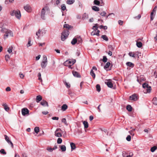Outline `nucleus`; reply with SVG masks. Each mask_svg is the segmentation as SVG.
<instances>
[{"label": "nucleus", "instance_id": "obj_21", "mask_svg": "<svg viewBox=\"0 0 157 157\" xmlns=\"http://www.w3.org/2000/svg\"><path fill=\"white\" fill-rule=\"evenodd\" d=\"M2 105L4 107V109L6 111H8L9 110V108L8 106L6 104H3Z\"/></svg>", "mask_w": 157, "mask_h": 157}, {"label": "nucleus", "instance_id": "obj_42", "mask_svg": "<svg viewBox=\"0 0 157 157\" xmlns=\"http://www.w3.org/2000/svg\"><path fill=\"white\" fill-rule=\"evenodd\" d=\"M34 131L37 134L39 131V128L38 127H35L34 128Z\"/></svg>", "mask_w": 157, "mask_h": 157}, {"label": "nucleus", "instance_id": "obj_28", "mask_svg": "<svg viewBox=\"0 0 157 157\" xmlns=\"http://www.w3.org/2000/svg\"><path fill=\"white\" fill-rule=\"evenodd\" d=\"M136 45L137 47L139 48L141 47L142 46V44L140 42H137Z\"/></svg>", "mask_w": 157, "mask_h": 157}, {"label": "nucleus", "instance_id": "obj_24", "mask_svg": "<svg viewBox=\"0 0 157 157\" xmlns=\"http://www.w3.org/2000/svg\"><path fill=\"white\" fill-rule=\"evenodd\" d=\"M75 2V0H68L67 1L66 3L69 5H71L73 4Z\"/></svg>", "mask_w": 157, "mask_h": 157}, {"label": "nucleus", "instance_id": "obj_39", "mask_svg": "<svg viewBox=\"0 0 157 157\" xmlns=\"http://www.w3.org/2000/svg\"><path fill=\"white\" fill-rule=\"evenodd\" d=\"M94 2L95 5H99L100 4V1L97 0H94Z\"/></svg>", "mask_w": 157, "mask_h": 157}, {"label": "nucleus", "instance_id": "obj_51", "mask_svg": "<svg viewBox=\"0 0 157 157\" xmlns=\"http://www.w3.org/2000/svg\"><path fill=\"white\" fill-rule=\"evenodd\" d=\"M126 140L128 141H129L131 140V136L130 135H128L126 138Z\"/></svg>", "mask_w": 157, "mask_h": 157}, {"label": "nucleus", "instance_id": "obj_45", "mask_svg": "<svg viewBox=\"0 0 157 157\" xmlns=\"http://www.w3.org/2000/svg\"><path fill=\"white\" fill-rule=\"evenodd\" d=\"M69 61H70L71 63H70V64L72 65H73L76 62V60L75 59H71V60H69Z\"/></svg>", "mask_w": 157, "mask_h": 157}, {"label": "nucleus", "instance_id": "obj_9", "mask_svg": "<svg viewBox=\"0 0 157 157\" xmlns=\"http://www.w3.org/2000/svg\"><path fill=\"white\" fill-rule=\"evenodd\" d=\"M44 30L42 29H39L38 31L36 33V35L38 36L37 38H38L41 35L43 36L44 35L43 33Z\"/></svg>", "mask_w": 157, "mask_h": 157}, {"label": "nucleus", "instance_id": "obj_20", "mask_svg": "<svg viewBox=\"0 0 157 157\" xmlns=\"http://www.w3.org/2000/svg\"><path fill=\"white\" fill-rule=\"evenodd\" d=\"M68 108L67 105L66 104H63L61 107V109L63 111H65Z\"/></svg>", "mask_w": 157, "mask_h": 157}, {"label": "nucleus", "instance_id": "obj_3", "mask_svg": "<svg viewBox=\"0 0 157 157\" xmlns=\"http://www.w3.org/2000/svg\"><path fill=\"white\" fill-rule=\"evenodd\" d=\"M49 10V8L47 6H45L41 10V18L43 20L45 19V15L46 11Z\"/></svg>", "mask_w": 157, "mask_h": 157}, {"label": "nucleus", "instance_id": "obj_60", "mask_svg": "<svg viewBox=\"0 0 157 157\" xmlns=\"http://www.w3.org/2000/svg\"><path fill=\"white\" fill-rule=\"evenodd\" d=\"M77 41L78 42V43H81L82 42V39L81 38L79 37H78V39H77Z\"/></svg>", "mask_w": 157, "mask_h": 157}, {"label": "nucleus", "instance_id": "obj_61", "mask_svg": "<svg viewBox=\"0 0 157 157\" xmlns=\"http://www.w3.org/2000/svg\"><path fill=\"white\" fill-rule=\"evenodd\" d=\"M7 51L9 53H11L12 52V47L11 48H8Z\"/></svg>", "mask_w": 157, "mask_h": 157}, {"label": "nucleus", "instance_id": "obj_16", "mask_svg": "<svg viewBox=\"0 0 157 157\" xmlns=\"http://www.w3.org/2000/svg\"><path fill=\"white\" fill-rule=\"evenodd\" d=\"M82 122L84 126V128H87L88 127L89 124L88 122L86 121H82Z\"/></svg>", "mask_w": 157, "mask_h": 157}, {"label": "nucleus", "instance_id": "obj_50", "mask_svg": "<svg viewBox=\"0 0 157 157\" xmlns=\"http://www.w3.org/2000/svg\"><path fill=\"white\" fill-rule=\"evenodd\" d=\"M38 76L39 77V78H38V80H40L41 81V82H42V79L41 78V74L40 73V72H39L38 73Z\"/></svg>", "mask_w": 157, "mask_h": 157}, {"label": "nucleus", "instance_id": "obj_32", "mask_svg": "<svg viewBox=\"0 0 157 157\" xmlns=\"http://www.w3.org/2000/svg\"><path fill=\"white\" fill-rule=\"evenodd\" d=\"M32 45V44L31 43V39L30 38L29 39V40L28 43L26 44V46L27 47H29L31 46Z\"/></svg>", "mask_w": 157, "mask_h": 157}, {"label": "nucleus", "instance_id": "obj_31", "mask_svg": "<svg viewBox=\"0 0 157 157\" xmlns=\"http://www.w3.org/2000/svg\"><path fill=\"white\" fill-rule=\"evenodd\" d=\"M71 63L70 61L69 60L66 61L64 63V64L65 66H68L69 64H70V63Z\"/></svg>", "mask_w": 157, "mask_h": 157}, {"label": "nucleus", "instance_id": "obj_37", "mask_svg": "<svg viewBox=\"0 0 157 157\" xmlns=\"http://www.w3.org/2000/svg\"><path fill=\"white\" fill-rule=\"evenodd\" d=\"M96 88L98 92H99L101 90V87L100 86L99 84H97L96 86Z\"/></svg>", "mask_w": 157, "mask_h": 157}, {"label": "nucleus", "instance_id": "obj_6", "mask_svg": "<svg viewBox=\"0 0 157 157\" xmlns=\"http://www.w3.org/2000/svg\"><path fill=\"white\" fill-rule=\"evenodd\" d=\"M142 86L144 88L146 89L147 92L150 93L151 92V86H149L148 84L144 83L143 84Z\"/></svg>", "mask_w": 157, "mask_h": 157}, {"label": "nucleus", "instance_id": "obj_15", "mask_svg": "<svg viewBox=\"0 0 157 157\" xmlns=\"http://www.w3.org/2000/svg\"><path fill=\"white\" fill-rule=\"evenodd\" d=\"M40 104L42 105L45 106H47L48 107V103L47 101H45L43 100L40 102Z\"/></svg>", "mask_w": 157, "mask_h": 157}, {"label": "nucleus", "instance_id": "obj_13", "mask_svg": "<svg viewBox=\"0 0 157 157\" xmlns=\"http://www.w3.org/2000/svg\"><path fill=\"white\" fill-rule=\"evenodd\" d=\"M100 31L98 30H95L94 31H93L91 33V35H96L98 36H99L100 35L99 33Z\"/></svg>", "mask_w": 157, "mask_h": 157}, {"label": "nucleus", "instance_id": "obj_38", "mask_svg": "<svg viewBox=\"0 0 157 157\" xmlns=\"http://www.w3.org/2000/svg\"><path fill=\"white\" fill-rule=\"evenodd\" d=\"M153 103L154 104L157 105V98H153Z\"/></svg>", "mask_w": 157, "mask_h": 157}, {"label": "nucleus", "instance_id": "obj_41", "mask_svg": "<svg viewBox=\"0 0 157 157\" xmlns=\"http://www.w3.org/2000/svg\"><path fill=\"white\" fill-rule=\"evenodd\" d=\"M61 9L63 11H64L66 10V8L65 4H63L61 6Z\"/></svg>", "mask_w": 157, "mask_h": 157}, {"label": "nucleus", "instance_id": "obj_5", "mask_svg": "<svg viewBox=\"0 0 157 157\" xmlns=\"http://www.w3.org/2000/svg\"><path fill=\"white\" fill-rule=\"evenodd\" d=\"M47 57L46 56H44L43 60L41 63L42 67L43 68H45L47 65Z\"/></svg>", "mask_w": 157, "mask_h": 157}, {"label": "nucleus", "instance_id": "obj_8", "mask_svg": "<svg viewBox=\"0 0 157 157\" xmlns=\"http://www.w3.org/2000/svg\"><path fill=\"white\" fill-rule=\"evenodd\" d=\"M105 83L109 87L112 88L113 87L112 80L110 79L107 80L105 82Z\"/></svg>", "mask_w": 157, "mask_h": 157}, {"label": "nucleus", "instance_id": "obj_36", "mask_svg": "<svg viewBox=\"0 0 157 157\" xmlns=\"http://www.w3.org/2000/svg\"><path fill=\"white\" fill-rule=\"evenodd\" d=\"M14 1V0H6L5 2V3L6 4H8L9 3H13Z\"/></svg>", "mask_w": 157, "mask_h": 157}, {"label": "nucleus", "instance_id": "obj_12", "mask_svg": "<svg viewBox=\"0 0 157 157\" xmlns=\"http://www.w3.org/2000/svg\"><path fill=\"white\" fill-rule=\"evenodd\" d=\"M123 157H132L133 155L132 153H130L129 155L125 151H123L122 152Z\"/></svg>", "mask_w": 157, "mask_h": 157}, {"label": "nucleus", "instance_id": "obj_34", "mask_svg": "<svg viewBox=\"0 0 157 157\" xmlns=\"http://www.w3.org/2000/svg\"><path fill=\"white\" fill-rule=\"evenodd\" d=\"M77 42V39L76 38H74L72 40L71 42V43L72 45H74Z\"/></svg>", "mask_w": 157, "mask_h": 157}, {"label": "nucleus", "instance_id": "obj_53", "mask_svg": "<svg viewBox=\"0 0 157 157\" xmlns=\"http://www.w3.org/2000/svg\"><path fill=\"white\" fill-rule=\"evenodd\" d=\"M63 27L65 28L69 29L70 26L68 24H65L64 25Z\"/></svg>", "mask_w": 157, "mask_h": 157}, {"label": "nucleus", "instance_id": "obj_44", "mask_svg": "<svg viewBox=\"0 0 157 157\" xmlns=\"http://www.w3.org/2000/svg\"><path fill=\"white\" fill-rule=\"evenodd\" d=\"M157 148L155 146H154L151 148V151L152 152H154Z\"/></svg>", "mask_w": 157, "mask_h": 157}, {"label": "nucleus", "instance_id": "obj_29", "mask_svg": "<svg viewBox=\"0 0 157 157\" xmlns=\"http://www.w3.org/2000/svg\"><path fill=\"white\" fill-rule=\"evenodd\" d=\"M60 149L62 151H65L66 150V147L65 145H61L60 146Z\"/></svg>", "mask_w": 157, "mask_h": 157}, {"label": "nucleus", "instance_id": "obj_62", "mask_svg": "<svg viewBox=\"0 0 157 157\" xmlns=\"http://www.w3.org/2000/svg\"><path fill=\"white\" fill-rule=\"evenodd\" d=\"M59 117H52V119L53 120H59Z\"/></svg>", "mask_w": 157, "mask_h": 157}, {"label": "nucleus", "instance_id": "obj_30", "mask_svg": "<svg viewBox=\"0 0 157 157\" xmlns=\"http://www.w3.org/2000/svg\"><path fill=\"white\" fill-rule=\"evenodd\" d=\"M90 74L94 78H95V75L93 70H91L90 72Z\"/></svg>", "mask_w": 157, "mask_h": 157}, {"label": "nucleus", "instance_id": "obj_64", "mask_svg": "<svg viewBox=\"0 0 157 157\" xmlns=\"http://www.w3.org/2000/svg\"><path fill=\"white\" fill-rule=\"evenodd\" d=\"M6 91H10L11 90V89L10 87H7L6 89Z\"/></svg>", "mask_w": 157, "mask_h": 157}, {"label": "nucleus", "instance_id": "obj_56", "mask_svg": "<svg viewBox=\"0 0 157 157\" xmlns=\"http://www.w3.org/2000/svg\"><path fill=\"white\" fill-rule=\"evenodd\" d=\"M157 6H155V7L153 9V10H152V12H153L154 13H155L156 11V10H157Z\"/></svg>", "mask_w": 157, "mask_h": 157}, {"label": "nucleus", "instance_id": "obj_17", "mask_svg": "<svg viewBox=\"0 0 157 157\" xmlns=\"http://www.w3.org/2000/svg\"><path fill=\"white\" fill-rule=\"evenodd\" d=\"M72 74L73 75L76 77H80V75L78 74V73L76 71H72Z\"/></svg>", "mask_w": 157, "mask_h": 157}, {"label": "nucleus", "instance_id": "obj_55", "mask_svg": "<svg viewBox=\"0 0 157 157\" xmlns=\"http://www.w3.org/2000/svg\"><path fill=\"white\" fill-rule=\"evenodd\" d=\"M157 6H155V7L153 9V10H152V12H153L154 13H155L156 11V10H157Z\"/></svg>", "mask_w": 157, "mask_h": 157}, {"label": "nucleus", "instance_id": "obj_25", "mask_svg": "<svg viewBox=\"0 0 157 157\" xmlns=\"http://www.w3.org/2000/svg\"><path fill=\"white\" fill-rule=\"evenodd\" d=\"M127 109L129 112H131L132 110V108L131 105H128L126 106Z\"/></svg>", "mask_w": 157, "mask_h": 157}, {"label": "nucleus", "instance_id": "obj_57", "mask_svg": "<svg viewBox=\"0 0 157 157\" xmlns=\"http://www.w3.org/2000/svg\"><path fill=\"white\" fill-rule=\"evenodd\" d=\"M100 14L102 16H105L106 13L105 12L103 11V12L101 13Z\"/></svg>", "mask_w": 157, "mask_h": 157}, {"label": "nucleus", "instance_id": "obj_11", "mask_svg": "<svg viewBox=\"0 0 157 157\" xmlns=\"http://www.w3.org/2000/svg\"><path fill=\"white\" fill-rule=\"evenodd\" d=\"M4 136L5 137V140L9 144L11 145V147L12 148H13V144L12 143V142L10 140L9 137L6 135H5Z\"/></svg>", "mask_w": 157, "mask_h": 157}, {"label": "nucleus", "instance_id": "obj_59", "mask_svg": "<svg viewBox=\"0 0 157 157\" xmlns=\"http://www.w3.org/2000/svg\"><path fill=\"white\" fill-rule=\"evenodd\" d=\"M47 150L49 152H51L53 151L52 148H51V147H48L47 148Z\"/></svg>", "mask_w": 157, "mask_h": 157}, {"label": "nucleus", "instance_id": "obj_52", "mask_svg": "<svg viewBox=\"0 0 157 157\" xmlns=\"http://www.w3.org/2000/svg\"><path fill=\"white\" fill-rule=\"evenodd\" d=\"M141 16L140 14H139L137 16H136L134 17V18L135 19H136L137 20H139L141 18Z\"/></svg>", "mask_w": 157, "mask_h": 157}, {"label": "nucleus", "instance_id": "obj_43", "mask_svg": "<svg viewBox=\"0 0 157 157\" xmlns=\"http://www.w3.org/2000/svg\"><path fill=\"white\" fill-rule=\"evenodd\" d=\"M0 153L3 155H6V152L5 151V150L3 149H1L0 151Z\"/></svg>", "mask_w": 157, "mask_h": 157}, {"label": "nucleus", "instance_id": "obj_2", "mask_svg": "<svg viewBox=\"0 0 157 157\" xmlns=\"http://www.w3.org/2000/svg\"><path fill=\"white\" fill-rule=\"evenodd\" d=\"M10 14L12 16H15L18 19H19L21 17L20 11L19 10H13L10 12Z\"/></svg>", "mask_w": 157, "mask_h": 157}, {"label": "nucleus", "instance_id": "obj_14", "mask_svg": "<svg viewBox=\"0 0 157 157\" xmlns=\"http://www.w3.org/2000/svg\"><path fill=\"white\" fill-rule=\"evenodd\" d=\"M129 98L131 100L133 101H136L137 100V97L135 94H133L130 96Z\"/></svg>", "mask_w": 157, "mask_h": 157}, {"label": "nucleus", "instance_id": "obj_46", "mask_svg": "<svg viewBox=\"0 0 157 157\" xmlns=\"http://www.w3.org/2000/svg\"><path fill=\"white\" fill-rule=\"evenodd\" d=\"M62 122L64 123L67 126L68 125L66 119L65 118H63L62 119Z\"/></svg>", "mask_w": 157, "mask_h": 157}, {"label": "nucleus", "instance_id": "obj_54", "mask_svg": "<svg viewBox=\"0 0 157 157\" xmlns=\"http://www.w3.org/2000/svg\"><path fill=\"white\" fill-rule=\"evenodd\" d=\"M10 58V56L8 55H6L5 56V60L7 61L8 60V59Z\"/></svg>", "mask_w": 157, "mask_h": 157}, {"label": "nucleus", "instance_id": "obj_47", "mask_svg": "<svg viewBox=\"0 0 157 157\" xmlns=\"http://www.w3.org/2000/svg\"><path fill=\"white\" fill-rule=\"evenodd\" d=\"M62 142V139L61 138H58L57 140V143L58 144H60Z\"/></svg>", "mask_w": 157, "mask_h": 157}, {"label": "nucleus", "instance_id": "obj_4", "mask_svg": "<svg viewBox=\"0 0 157 157\" xmlns=\"http://www.w3.org/2000/svg\"><path fill=\"white\" fill-rule=\"evenodd\" d=\"M69 31L65 30L63 31L61 34V39L62 41H64L67 37L69 35Z\"/></svg>", "mask_w": 157, "mask_h": 157}, {"label": "nucleus", "instance_id": "obj_49", "mask_svg": "<svg viewBox=\"0 0 157 157\" xmlns=\"http://www.w3.org/2000/svg\"><path fill=\"white\" fill-rule=\"evenodd\" d=\"M154 13L153 12H151V15H150V18H151V21H152L154 18V16L153 15Z\"/></svg>", "mask_w": 157, "mask_h": 157}, {"label": "nucleus", "instance_id": "obj_7", "mask_svg": "<svg viewBox=\"0 0 157 157\" xmlns=\"http://www.w3.org/2000/svg\"><path fill=\"white\" fill-rule=\"evenodd\" d=\"M21 112L22 115L25 116L26 115H29V110L26 108H24L22 109Z\"/></svg>", "mask_w": 157, "mask_h": 157}, {"label": "nucleus", "instance_id": "obj_22", "mask_svg": "<svg viewBox=\"0 0 157 157\" xmlns=\"http://www.w3.org/2000/svg\"><path fill=\"white\" fill-rule=\"evenodd\" d=\"M70 145L71 147V151L75 149L76 148V146L75 144L73 143H71L70 144Z\"/></svg>", "mask_w": 157, "mask_h": 157}, {"label": "nucleus", "instance_id": "obj_23", "mask_svg": "<svg viewBox=\"0 0 157 157\" xmlns=\"http://www.w3.org/2000/svg\"><path fill=\"white\" fill-rule=\"evenodd\" d=\"M126 64L127 66L132 67H133L134 66V64L131 62H127L126 63Z\"/></svg>", "mask_w": 157, "mask_h": 157}, {"label": "nucleus", "instance_id": "obj_48", "mask_svg": "<svg viewBox=\"0 0 157 157\" xmlns=\"http://www.w3.org/2000/svg\"><path fill=\"white\" fill-rule=\"evenodd\" d=\"M107 58L105 56H103V58L102 59V61L104 62H106L107 61Z\"/></svg>", "mask_w": 157, "mask_h": 157}, {"label": "nucleus", "instance_id": "obj_35", "mask_svg": "<svg viewBox=\"0 0 157 157\" xmlns=\"http://www.w3.org/2000/svg\"><path fill=\"white\" fill-rule=\"evenodd\" d=\"M110 65V63L109 62H108L107 63L105 66L104 67V68L105 69H106L109 68V67Z\"/></svg>", "mask_w": 157, "mask_h": 157}, {"label": "nucleus", "instance_id": "obj_19", "mask_svg": "<svg viewBox=\"0 0 157 157\" xmlns=\"http://www.w3.org/2000/svg\"><path fill=\"white\" fill-rule=\"evenodd\" d=\"M55 135L56 136L58 137H61L62 136V134L60 132H59L56 131H55Z\"/></svg>", "mask_w": 157, "mask_h": 157}, {"label": "nucleus", "instance_id": "obj_33", "mask_svg": "<svg viewBox=\"0 0 157 157\" xmlns=\"http://www.w3.org/2000/svg\"><path fill=\"white\" fill-rule=\"evenodd\" d=\"M109 51H113L114 49V48L111 45H109L108 46Z\"/></svg>", "mask_w": 157, "mask_h": 157}, {"label": "nucleus", "instance_id": "obj_10", "mask_svg": "<svg viewBox=\"0 0 157 157\" xmlns=\"http://www.w3.org/2000/svg\"><path fill=\"white\" fill-rule=\"evenodd\" d=\"M24 8L25 10L28 12H30L32 10L31 7L29 5H26L24 7Z\"/></svg>", "mask_w": 157, "mask_h": 157}, {"label": "nucleus", "instance_id": "obj_18", "mask_svg": "<svg viewBox=\"0 0 157 157\" xmlns=\"http://www.w3.org/2000/svg\"><path fill=\"white\" fill-rule=\"evenodd\" d=\"M42 99V96L40 95L37 96L36 97V102L37 103L39 102Z\"/></svg>", "mask_w": 157, "mask_h": 157}, {"label": "nucleus", "instance_id": "obj_26", "mask_svg": "<svg viewBox=\"0 0 157 157\" xmlns=\"http://www.w3.org/2000/svg\"><path fill=\"white\" fill-rule=\"evenodd\" d=\"M101 38L103 39L104 40L106 41L108 40V38L106 35H103L101 36Z\"/></svg>", "mask_w": 157, "mask_h": 157}, {"label": "nucleus", "instance_id": "obj_1", "mask_svg": "<svg viewBox=\"0 0 157 157\" xmlns=\"http://www.w3.org/2000/svg\"><path fill=\"white\" fill-rule=\"evenodd\" d=\"M1 31L2 33H5L4 35V39H6L9 36H13V32L9 29L5 28H2L1 30Z\"/></svg>", "mask_w": 157, "mask_h": 157}, {"label": "nucleus", "instance_id": "obj_27", "mask_svg": "<svg viewBox=\"0 0 157 157\" xmlns=\"http://www.w3.org/2000/svg\"><path fill=\"white\" fill-rule=\"evenodd\" d=\"M92 8L93 10L96 11H98L99 10V8L96 6H93Z\"/></svg>", "mask_w": 157, "mask_h": 157}, {"label": "nucleus", "instance_id": "obj_58", "mask_svg": "<svg viewBox=\"0 0 157 157\" xmlns=\"http://www.w3.org/2000/svg\"><path fill=\"white\" fill-rule=\"evenodd\" d=\"M95 29L96 30H98V25L97 24H95V25L93 26V29Z\"/></svg>", "mask_w": 157, "mask_h": 157}, {"label": "nucleus", "instance_id": "obj_63", "mask_svg": "<svg viewBox=\"0 0 157 157\" xmlns=\"http://www.w3.org/2000/svg\"><path fill=\"white\" fill-rule=\"evenodd\" d=\"M65 84L66 86L67 87V88H69L70 87V85L69 84H68L67 82H66L65 83Z\"/></svg>", "mask_w": 157, "mask_h": 157}, {"label": "nucleus", "instance_id": "obj_40", "mask_svg": "<svg viewBox=\"0 0 157 157\" xmlns=\"http://www.w3.org/2000/svg\"><path fill=\"white\" fill-rule=\"evenodd\" d=\"M128 55L131 57H132L135 58L136 57L135 54L134 53H133L132 52H129L128 53Z\"/></svg>", "mask_w": 157, "mask_h": 157}]
</instances>
